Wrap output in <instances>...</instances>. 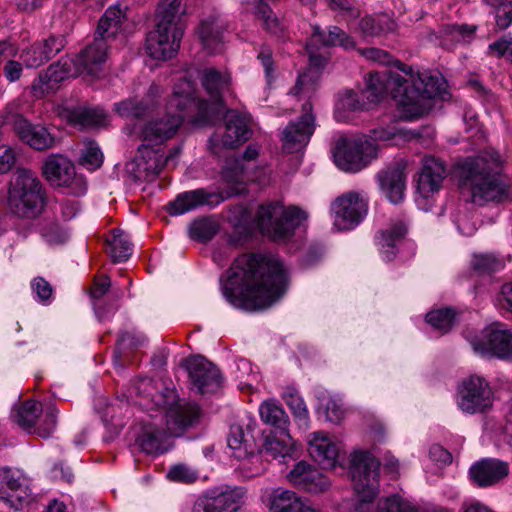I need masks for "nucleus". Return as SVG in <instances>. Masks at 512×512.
<instances>
[{
	"mask_svg": "<svg viewBox=\"0 0 512 512\" xmlns=\"http://www.w3.org/2000/svg\"><path fill=\"white\" fill-rule=\"evenodd\" d=\"M186 369L194 387L200 393L213 392L219 388L221 375L217 367L202 356L186 360Z\"/></svg>",
	"mask_w": 512,
	"mask_h": 512,
	"instance_id": "21",
	"label": "nucleus"
},
{
	"mask_svg": "<svg viewBox=\"0 0 512 512\" xmlns=\"http://www.w3.org/2000/svg\"><path fill=\"white\" fill-rule=\"evenodd\" d=\"M224 198L217 193L207 192L205 189H196L180 193L174 201L166 206L167 212L172 216L182 215L202 205H218Z\"/></svg>",
	"mask_w": 512,
	"mask_h": 512,
	"instance_id": "30",
	"label": "nucleus"
},
{
	"mask_svg": "<svg viewBox=\"0 0 512 512\" xmlns=\"http://www.w3.org/2000/svg\"><path fill=\"white\" fill-rule=\"evenodd\" d=\"M256 15L261 20L262 26L269 33L281 36L285 25L276 17L271 8L267 5H257Z\"/></svg>",
	"mask_w": 512,
	"mask_h": 512,
	"instance_id": "49",
	"label": "nucleus"
},
{
	"mask_svg": "<svg viewBox=\"0 0 512 512\" xmlns=\"http://www.w3.org/2000/svg\"><path fill=\"white\" fill-rule=\"evenodd\" d=\"M284 400L291 409L298 426L304 430L308 429L310 424L309 413L299 393L295 390H289L285 392Z\"/></svg>",
	"mask_w": 512,
	"mask_h": 512,
	"instance_id": "46",
	"label": "nucleus"
},
{
	"mask_svg": "<svg viewBox=\"0 0 512 512\" xmlns=\"http://www.w3.org/2000/svg\"><path fill=\"white\" fill-rule=\"evenodd\" d=\"M217 224L208 218L196 219L190 224L189 235L198 241H208L217 233Z\"/></svg>",
	"mask_w": 512,
	"mask_h": 512,
	"instance_id": "51",
	"label": "nucleus"
},
{
	"mask_svg": "<svg viewBox=\"0 0 512 512\" xmlns=\"http://www.w3.org/2000/svg\"><path fill=\"white\" fill-rule=\"evenodd\" d=\"M202 85L206 92L209 94L214 104L217 107H212L209 103V109L212 113L213 119L219 113L222 95L229 90L230 76L223 74L214 68H208L203 71Z\"/></svg>",
	"mask_w": 512,
	"mask_h": 512,
	"instance_id": "35",
	"label": "nucleus"
},
{
	"mask_svg": "<svg viewBox=\"0 0 512 512\" xmlns=\"http://www.w3.org/2000/svg\"><path fill=\"white\" fill-rule=\"evenodd\" d=\"M509 473L508 463L498 459H482L469 469V475L474 484L487 487L496 484Z\"/></svg>",
	"mask_w": 512,
	"mask_h": 512,
	"instance_id": "33",
	"label": "nucleus"
},
{
	"mask_svg": "<svg viewBox=\"0 0 512 512\" xmlns=\"http://www.w3.org/2000/svg\"><path fill=\"white\" fill-rule=\"evenodd\" d=\"M219 282L222 295L231 306L256 311L271 306L285 293L288 276L276 257L243 254L220 276Z\"/></svg>",
	"mask_w": 512,
	"mask_h": 512,
	"instance_id": "1",
	"label": "nucleus"
},
{
	"mask_svg": "<svg viewBox=\"0 0 512 512\" xmlns=\"http://www.w3.org/2000/svg\"><path fill=\"white\" fill-rule=\"evenodd\" d=\"M30 496L25 477L9 467L0 468V501L19 510Z\"/></svg>",
	"mask_w": 512,
	"mask_h": 512,
	"instance_id": "19",
	"label": "nucleus"
},
{
	"mask_svg": "<svg viewBox=\"0 0 512 512\" xmlns=\"http://www.w3.org/2000/svg\"><path fill=\"white\" fill-rule=\"evenodd\" d=\"M377 146L369 140L338 142L334 152L337 167L345 172H358L377 157Z\"/></svg>",
	"mask_w": 512,
	"mask_h": 512,
	"instance_id": "11",
	"label": "nucleus"
},
{
	"mask_svg": "<svg viewBox=\"0 0 512 512\" xmlns=\"http://www.w3.org/2000/svg\"><path fill=\"white\" fill-rule=\"evenodd\" d=\"M457 404L467 414L482 413L493 404V391L488 381L479 375H471L461 382Z\"/></svg>",
	"mask_w": 512,
	"mask_h": 512,
	"instance_id": "10",
	"label": "nucleus"
},
{
	"mask_svg": "<svg viewBox=\"0 0 512 512\" xmlns=\"http://www.w3.org/2000/svg\"><path fill=\"white\" fill-rule=\"evenodd\" d=\"M130 395L141 397L140 405L146 409H153L155 406L165 412L178 402H186L185 400H176L173 390L165 389L164 392H156L153 380L147 377L137 379L131 384Z\"/></svg>",
	"mask_w": 512,
	"mask_h": 512,
	"instance_id": "20",
	"label": "nucleus"
},
{
	"mask_svg": "<svg viewBox=\"0 0 512 512\" xmlns=\"http://www.w3.org/2000/svg\"><path fill=\"white\" fill-rule=\"evenodd\" d=\"M262 421L276 429L275 432L288 431L289 418L280 404L270 400L259 407Z\"/></svg>",
	"mask_w": 512,
	"mask_h": 512,
	"instance_id": "43",
	"label": "nucleus"
},
{
	"mask_svg": "<svg viewBox=\"0 0 512 512\" xmlns=\"http://www.w3.org/2000/svg\"><path fill=\"white\" fill-rule=\"evenodd\" d=\"M226 22L217 13L203 18L198 27V35L203 48L210 54L222 51Z\"/></svg>",
	"mask_w": 512,
	"mask_h": 512,
	"instance_id": "32",
	"label": "nucleus"
},
{
	"mask_svg": "<svg viewBox=\"0 0 512 512\" xmlns=\"http://www.w3.org/2000/svg\"><path fill=\"white\" fill-rule=\"evenodd\" d=\"M183 34V27H170L164 26L163 24H157L156 29L147 35V54L156 60H167L172 58L180 47Z\"/></svg>",
	"mask_w": 512,
	"mask_h": 512,
	"instance_id": "15",
	"label": "nucleus"
},
{
	"mask_svg": "<svg viewBox=\"0 0 512 512\" xmlns=\"http://www.w3.org/2000/svg\"><path fill=\"white\" fill-rule=\"evenodd\" d=\"M109 253L114 262L128 260L132 254V244L128 236L121 229H114L112 238L108 241Z\"/></svg>",
	"mask_w": 512,
	"mask_h": 512,
	"instance_id": "45",
	"label": "nucleus"
},
{
	"mask_svg": "<svg viewBox=\"0 0 512 512\" xmlns=\"http://www.w3.org/2000/svg\"><path fill=\"white\" fill-rule=\"evenodd\" d=\"M138 153L139 155L127 164V172L138 182L154 180L164 166L163 156L145 144L139 146Z\"/></svg>",
	"mask_w": 512,
	"mask_h": 512,
	"instance_id": "22",
	"label": "nucleus"
},
{
	"mask_svg": "<svg viewBox=\"0 0 512 512\" xmlns=\"http://www.w3.org/2000/svg\"><path fill=\"white\" fill-rule=\"evenodd\" d=\"M302 112L299 120L290 122L282 132V146L287 153H297L303 150L314 132L315 117L312 114L310 102L303 104Z\"/></svg>",
	"mask_w": 512,
	"mask_h": 512,
	"instance_id": "16",
	"label": "nucleus"
},
{
	"mask_svg": "<svg viewBox=\"0 0 512 512\" xmlns=\"http://www.w3.org/2000/svg\"><path fill=\"white\" fill-rule=\"evenodd\" d=\"M402 69L404 76L389 71L370 74L361 93L348 90L339 95L337 110L366 109L368 104L378 102L389 91L401 118L411 120L422 116L429 110L431 99L440 96V89L433 79L424 82L411 69Z\"/></svg>",
	"mask_w": 512,
	"mask_h": 512,
	"instance_id": "2",
	"label": "nucleus"
},
{
	"mask_svg": "<svg viewBox=\"0 0 512 512\" xmlns=\"http://www.w3.org/2000/svg\"><path fill=\"white\" fill-rule=\"evenodd\" d=\"M187 14L182 0H161L157 8V24L164 26H180L184 28V17Z\"/></svg>",
	"mask_w": 512,
	"mask_h": 512,
	"instance_id": "40",
	"label": "nucleus"
},
{
	"mask_svg": "<svg viewBox=\"0 0 512 512\" xmlns=\"http://www.w3.org/2000/svg\"><path fill=\"white\" fill-rule=\"evenodd\" d=\"M406 164L404 161L386 166L376 174L380 190L393 204H398L404 197L406 188Z\"/></svg>",
	"mask_w": 512,
	"mask_h": 512,
	"instance_id": "24",
	"label": "nucleus"
},
{
	"mask_svg": "<svg viewBox=\"0 0 512 512\" xmlns=\"http://www.w3.org/2000/svg\"><path fill=\"white\" fill-rule=\"evenodd\" d=\"M406 233L407 226L401 220L378 232L375 237L376 245L386 261H391L396 257L397 246Z\"/></svg>",
	"mask_w": 512,
	"mask_h": 512,
	"instance_id": "37",
	"label": "nucleus"
},
{
	"mask_svg": "<svg viewBox=\"0 0 512 512\" xmlns=\"http://www.w3.org/2000/svg\"><path fill=\"white\" fill-rule=\"evenodd\" d=\"M334 225L338 230H350L359 225L368 211V201L363 194L347 192L332 203Z\"/></svg>",
	"mask_w": 512,
	"mask_h": 512,
	"instance_id": "12",
	"label": "nucleus"
},
{
	"mask_svg": "<svg viewBox=\"0 0 512 512\" xmlns=\"http://www.w3.org/2000/svg\"><path fill=\"white\" fill-rule=\"evenodd\" d=\"M475 30V26L454 24L445 26L442 33L445 43L450 41L457 44L469 42L472 39Z\"/></svg>",
	"mask_w": 512,
	"mask_h": 512,
	"instance_id": "52",
	"label": "nucleus"
},
{
	"mask_svg": "<svg viewBox=\"0 0 512 512\" xmlns=\"http://www.w3.org/2000/svg\"><path fill=\"white\" fill-rule=\"evenodd\" d=\"M64 46L65 40L62 36L51 35L25 48L20 54V59L27 68H38L58 54Z\"/></svg>",
	"mask_w": 512,
	"mask_h": 512,
	"instance_id": "28",
	"label": "nucleus"
},
{
	"mask_svg": "<svg viewBox=\"0 0 512 512\" xmlns=\"http://www.w3.org/2000/svg\"><path fill=\"white\" fill-rule=\"evenodd\" d=\"M307 219V214L296 206L285 207L274 201L259 206L255 224L261 234L274 241H284L292 237L294 231Z\"/></svg>",
	"mask_w": 512,
	"mask_h": 512,
	"instance_id": "8",
	"label": "nucleus"
},
{
	"mask_svg": "<svg viewBox=\"0 0 512 512\" xmlns=\"http://www.w3.org/2000/svg\"><path fill=\"white\" fill-rule=\"evenodd\" d=\"M42 173L53 186L71 187L73 184L82 185V180L75 177L76 173L73 164L62 154L49 155L43 163Z\"/></svg>",
	"mask_w": 512,
	"mask_h": 512,
	"instance_id": "25",
	"label": "nucleus"
},
{
	"mask_svg": "<svg viewBox=\"0 0 512 512\" xmlns=\"http://www.w3.org/2000/svg\"><path fill=\"white\" fill-rule=\"evenodd\" d=\"M71 118L74 122L85 126H101L106 122V114L98 108H84L72 112Z\"/></svg>",
	"mask_w": 512,
	"mask_h": 512,
	"instance_id": "47",
	"label": "nucleus"
},
{
	"mask_svg": "<svg viewBox=\"0 0 512 512\" xmlns=\"http://www.w3.org/2000/svg\"><path fill=\"white\" fill-rule=\"evenodd\" d=\"M237 378L246 385H252V381L257 380V373L254 371L250 361L246 359H239L236 362Z\"/></svg>",
	"mask_w": 512,
	"mask_h": 512,
	"instance_id": "62",
	"label": "nucleus"
},
{
	"mask_svg": "<svg viewBox=\"0 0 512 512\" xmlns=\"http://www.w3.org/2000/svg\"><path fill=\"white\" fill-rule=\"evenodd\" d=\"M103 153L95 141H87L80 157V163L88 170L94 171L103 163Z\"/></svg>",
	"mask_w": 512,
	"mask_h": 512,
	"instance_id": "54",
	"label": "nucleus"
},
{
	"mask_svg": "<svg viewBox=\"0 0 512 512\" xmlns=\"http://www.w3.org/2000/svg\"><path fill=\"white\" fill-rule=\"evenodd\" d=\"M195 83L183 78L174 86L173 93L166 105V114L148 121L142 128L140 138L147 145H160L172 138L184 119L186 110L196 112L194 123L208 125L213 122L208 102L196 97Z\"/></svg>",
	"mask_w": 512,
	"mask_h": 512,
	"instance_id": "3",
	"label": "nucleus"
},
{
	"mask_svg": "<svg viewBox=\"0 0 512 512\" xmlns=\"http://www.w3.org/2000/svg\"><path fill=\"white\" fill-rule=\"evenodd\" d=\"M287 477L295 486L312 493L325 491L330 486L329 479L305 461L298 462Z\"/></svg>",
	"mask_w": 512,
	"mask_h": 512,
	"instance_id": "31",
	"label": "nucleus"
},
{
	"mask_svg": "<svg viewBox=\"0 0 512 512\" xmlns=\"http://www.w3.org/2000/svg\"><path fill=\"white\" fill-rule=\"evenodd\" d=\"M167 477L172 481L191 483L197 479L198 475L190 467L184 464H178L170 468Z\"/></svg>",
	"mask_w": 512,
	"mask_h": 512,
	"instance_id": "60",
	"label": "nucleus"
},
{
	"mask_svg": "<svg viewBox=\"0 0 512 512\" xmlns=\"http://www.w3.org/2000/svg\"><path fill=\"white\" fill-rule=\"evenodd\" d=\"M31 289L37 300L43 304H49L53 295V288L43 277H36L31 282Z\"/></svg>",
	"mask_w": 512,
	"mask_h": 512,
	"instance_id": "59",
	"label": "nucleus"
},
{
	"mask_svg": "<svg viewBox=\"0 0 512 512\" xmlns=\"http://www.w3.org/2000/svg\"><path fill=\"white\" fill-rule=\"evenodd\" d=\"M147 341L146 336L136 330L123 332L118 339L117 349L122 351L125 349H134L143 346Z\"/></svg>",
	"mask_w": 512,
	"mask_h": 512,
	"instance_id": "58",
	"label": "nucleus"
},
{
	"mask_svg": "<svg viewBox=\"0 0 512 512\" xmlns=\"http://www.w3.org/2000/svg\"><path fill=\"white\" fill-rule=\"evenodd\" d=\"M241 488L227 489L220 493L211 492L199 498L191 512H237L243 501Z\"/></svg>",
	"mask_w": 512,
	"mask_h": 512,
	"instance_id": "23",
	"label": "nucleus"
},
{
	"mask_svg": "<svg viewBox=\"0 0 512 512\" xmlns=\"http://www.w3.org/2000/svg\"><path fill=\"white\" fill-rule=\"evenodd\" d=\"M6 205L19 219H37L47 206V191L34 172L17 169L8 184Z\"/></svg>",
	"mask_w": 512,
	"mask_h": 512,
	"instance_id": "7",
	"label": "nucleus"
},
{
	"mask_svg": "<svg viewBox=\"0 0 512 512\" xmlns=\"http://www.w3.org/2000/svg\"><path fill=\"white\" fill-rule=\"evenodd\" d=\"M7 121L20 140L31 148L43 151L56 146V137L45 126L32 124L20 114L11 115Z\"/></svg>",
	"mask_w": 512,
	"mask_h": 512,
	"instance_id": "17",
	"label": "nucleus"
},
{
	"mask_svg": "<svg viewBox=\"0 0 512 512\" xmlns=\"http://www.w3.org/2000/svg\"><path fill=\"white\" fill-rule=\"evenodd\" d=\"M124 19V10L118 5L110 6L99 20L96 37L106 42L114 38L120 31Z\"/></svg>",
	"mask_w": 512,
	"mask_h": 512,
	"instance_id": "39",
	"label": "nucleus"
},
{
	"mask_svg": "<svg viewBox=\"0 0 512 512\" xmlns=\"http://www.w3.org/2000/svg\"><path fill=\"white\" fill-rule=\"evenodd\" d=\"M380 462L368 451L350 456V475L357 496L356 512H420V508L398 495L374 499L379 491Z\"/></svg>",
	"mask_w": 512,
	"mask_h": 512,
	"instance_id": "5",
	"label": "nucleus"
},
{
	"mask_svg": "<svg viewBox=\"0 0 512 512\" xmlns=\"http://www.w3.org/2000/svg\"><path fill=\"white\" fill-rule=\"evenodd\" d=\"M71 61H58L56 64L49 66L44 74H40L36 78L31 86L32 95L35 98H42L50 89V82H61L66 78H70L75 75V71L69 70Z\"/></svg>",
	"mask_w": 512,
	"mask_h": 512,
	"instance_id": "36",
	"label": "nucleus"
},
{
	"mask_svg": "<svg viewBox=\"0 0 512 512\" xmlns=\"http://www.w3.org/2000/svg\"><path fill=\"white\" fill-rule=\"evenodd\" d=\"M446 177L444 163L433 156H426L422 160V169L417 180V191L423 198H429L438 192Z\"/></svg>",
	"mask_w": 512,
	"mask_h": 512,
	"instance_id": "29",
	"label": "nucleus"
},
{
	"mask_svg": "<svg viewBox=\"0 0 512 512\" xmlns=\"http://www.w3.org/2000/svg\"><path fill=\"white\" fill-rule=\"evenodd\" d=\"M321 406L325 408L326 418L328 421L338 423L342 419L344 410L340 400L332 397H323L321 400Z\"/></svg>",
	"mask_w": 512,
	"mask_h": 512,
	"instance_id": "61",
	"label": "nucleus"
},
{
	"mask_svg": "<svg viewBox=\"0 0 512 512\" xmlns=\"http://www.w3.org/2000/svg\"><path fill=\"white\" fill-rule=\"evenodd\" d=\"M225 132L222 144L227 148L236 147L251 136L250 118L247 114L236 110H228L225 114Z\"/></svg>",
	"mask_w": 512,
	"mask_h": 512,
	"instance_id": "34",
	"label": "nucleus"
},
{
	"mask_svg": "<svg viewBox=\"0 0 512 512\" xmlns=\"http://www.w3.org/2000/svg\"><path fill=\"white\" fill-rule=\"evenodd\" d=\"M360 52L368 60L378 62L382 65H387V66L392 65V64L395 65L398 68V70L402 73L401 76L405 75V73L402 69L404 67L405 69H411L413 71V73L418 75L421 79H423L424 82L428 81L429 79H433L434 81H436V86L439 87V89H440V94L442 93V87H441L442 84L439 83L438 78L420 74V72L418 70L415 71L411 66H407L398 60H394L392 55H390L387 51L372 47V48L362 49ZM388 71L394 73L393 71H390V70H388ZM395 73L400 75V73H398V72H395Z\"/></svg>",
	"mask_w": 512,
	"mask_h": 512,
	"instance_id": "42",
	"label": "nucleus"
},
{
	"mask_svg": "<svg viewBox=\"0 0 512 512\" xmlns=\"http://www.w3.org/2000/svg\"><path fill=\"white\" fill-rule=\"evenodd\" d=\"M318 76L314 71H308L298 76L291 88L290 94L294 96L310 97L317 89Z\"/></svg>",
	"mask_w": 512,
	"mask_h": 512,
	"instance_id": "53",
	"label": "nucleus"
},
{
	"mask_svg": "<svg viewBox=\"0 0 512 512\" xmlns=\"http://www.w3.org/2000/svg\"><path fill=\"white\" fill-rule=\"evenodd\" d=\"M394 20L387 14H373L363 17L359 30L366 37H380L395 30Z\"/></svg>",
	"mask_w": 512,
	"mask_h": 512,
	"instance_id": "41",
	"label": "nucleus"
},
{
	"mask_svg": "<svg viewBox=\"0 0 512 512\" xmlns=\"http://www.w3.org/2000/svg\"><path fill=\"white\" fill-rule=\"evenodd\" d=\"M43 412L42 405L36 401L28 400L16 410L14 421L28 433L36 432V422Z\"/></svg>",
	"mask_w": 512,
	"mask_h": 512,
	"instance_id": "44",
	"label": "nucleus"
},
{
	"mask_svg": "<svg viewBox=\"0 0 512 512\" xmlns=\"http://www.w3.org/2000/svg\"><path fill=\"white\" fill-rule=\"evenodd\" d=\"M475 352L493 355L501 359H512V329L503 323H493L482 332V337L472 343Z\"/></svg>",
	"mask_w": 512,
	"mask_h": 512,
	"instance_id": "13",
	"label": "nucleus"
},
{
	"mask_svg": "<svg viewBox=\"0 0 512 512\" xmlns=\"http://www.w3.org/2000/svg\"><path fill=\"white\" fill-rule=\"evenodd\" d=\"M504 161L496 151H485L459 162L456 168L463 194L478 205L500 199L507 194L508 179L502 173Z\"/></svg>",
	"mask_w": 512,
	"mask_h": 512,
	"instance_id": "4",
	"label": "nucleus"
},
{
	"mask_svg": "<svg viewBox=\"0 0 512 512\" xmlns=\"http://www.w3.org/2000/svg\"><path fill=\"white\" fill-rule=\"evenodd\" d=\"M503 266V261L493 254L474 255L472 260L473 269L481 274L496 272Z\"/></svg>",
	"mask_w": 512,
	"mask_h": 512,
	"instance_id": "55",
	"label": "nucleus"
},
{
	"mask_svg": "<svg viewBox=\"0 0 512 512\" xmlns=\"http://www.w3.org/2000/svg\"><path fill=\"white\" fill-rule=\"evenodd\" d=\"M257 59L260 61L264 68L267 82L270 83L274 72L272 50L268 46H262L258 52Z\"/></svg>",
	"mask_w": 512,
	"mask_h": 512,
	"instance_id": "63",
	"label": "nucleus"
},
{
	"mask_svg": "<svg viewBox=\"0 0 512 512\" xmlns=\"http://www.w3.org/2000/svg\"><path fill=\"white\" fill-rule=\"evenodd\" d=\"M107 51V42L95 37L93 43L87 45L77 56L63 58L60 61H71L72 65H69V70L75 71L73 77L82 74L96 76L107 59Z\"/></svg>",
	"mask_w": 512,
	"mask_h": 512,
	"instance_id": "18",
	"label": "nucleus"
},
{
	"mask_svg": "<svg viewBox=\"0 0 512 512\" xmlns=\"http://www.w3.org/2000/svg\"><path fill=\"white\" fill-rule=\"evenodd\" d=\"M309 455L324 469L335 468L340 458L339 444L325 432H312L307 437Z\"/></svg>",
	"mask_w": 512,
	"mask_h": 512,
	"instance_id": "26",
	"label": "nucleus"
},
{
	"mask_svg": "<svg viewBox=\"0 0 512 512\" xmlns=\"http://www.w3.org/2000/svg\"><path fill=\"white\" fill-rule=\"evenodd\" d=\"M265 502L269 512H324L295 492L280 487L273 489Z\"/></svg>",
	"mask_w": 512,
	"mask_h": 512,
	"instance_id": "27",
	"label": "nucleus"
},
{
	"mask_svg": "<svg viewBox=\"0 0 512 512\" xmlns=\"http://www.w3.org/2000/svg\"><path fill=\"white\" fill-rule=\"evenodd\" d=\"M336 45L344 49H351L354 47V41L337 26L329 27L327 32L321 30L319 26H313V33L306 44L310 66L315 68L323 67L327 61V57L323 54H318L317 51L321 47H332Z\"/></svg>",
	"mask_w": 512,
	"mask_h": 512,
	"instance_id": "14",
	"label": "nucleus"
},
{
	"mask_svg": "<svg viewBox=\"0 0 512 512\" xmlns=\"http://www.w3.org/2000/svg\"><path fill=\"white\" fill-rule=\"evenodd\" d=\"M426 321L441 333H447L454 324L455 312L451 308H442L429 312Z\"/></svg>",
	"mask_w": 512,
	"mask_h": 512,
	"instance_id": "48",
	"label": "nucleus"
},
{
	"mask_svg": "<svg viewBox=\"0 0 512 512\" xmlns=\"http://www.w3.org/2000/svg\"><path fill=\"white\" fill-rule=\"evenodd\" d=\"M17 160L16 152L10 146L0 147V174L9 172Z\"/></svg>",
	"mask_w": 512,
	"mask_h": 512,
	"instance_id": "64",
	"label": "nucleus"
},
{
	"mask_svg": "<svg viewBox=\"0 0 512 512\" xmlns=\"http://www.w3.org/2000/svg\"><path fill=\"white\" fill-rule=\"evenodd\" d=\"M41 236L49 245L63 244L69 238L68 232L55 222L44 224L41 228Z\"/></svg>",
	"mask_w": 512,
	"mask_h": 512,
	"instance_id": "56",
	"label": "nucleus"
},
{
	"mask_svg": "<svg viewBox=\"0 0 512 512\" xmlns=\"http://www.w3.org/2000/svg\"><path fill=\"white\" fill-rule=\"evenodd\" d=\"M115 111L125 118H139L148 113V104L137 98H128L114 104Z\"/></svg>",
	"mask_w": 512,
	"mask_h": 512,
	"instance_id": "50",
	"label": "nucleus"
},
{
	"mask_svg": "<svg viewBox=\"0 0 512 512\" xmlns=\"http://www.w3.org/2000/svg\"><path fill=\"white\" fill-rule=\"evenodd\" d=\"M293 450L292 439L288 431L270 432L264 438L260 454L273 459L286 458Z\"/></svg>",
	"mask_w": 512,
	"mask_h": 512,
	"instance_id": "38",
	"label": "nucleus"
},
{
	"mask_svg": "<svg viewBox=\"0 0 512 512\" xmlns=\"http://www.w3.org/2000/svg\"><path fill=\"white\" fill-rule=\"evenodd\" d=\"M57 424V409L55 405L47 406L42 422L36 428V432L42 438H48L53 433Z\"/></svg>",
	"mask_w": 512,
	"mask_h": 512,
	"instance_id": "57",
	"label": "nucleus"
},
{
	"mask_svg": "<svg viewBox=\"0 0 512 512\" xmlns=\"http://www.w3.org/2000/svg\"><path fill=\"white\" fill-rule=\"evenodd\" d=\"M255 425V422H249L246 429H244L242 425L234 424L230 427L227 439L232 456L244 461L241 465V471L247 478L255 477L264 470L260 455L255 453V438L252 434Z\"/></svg>",
	"mask_w": 512,
	"mask_h": 512,
	"instance_id": "9",
	"label": "nucleus"
},
{
	"mask_svg": "<svg viewBox=\"0 0 512 512\" xmlns=\"http://www.w3.org/2000/svg\"><path fill=\"white\" fill-rule=\"evenodd\" d=\"M200 417V408L194 402H178L166 412L167 429H160L155 423L142 426L136 442L147 454H162L169 449L168 438L180 436L187 428L193 426Z\"/></svg>",
	"mask_w": 512,
	"mask_h": 512,
	"instance_id": "6",
	"label": "nucleus"
}]
</instances>
